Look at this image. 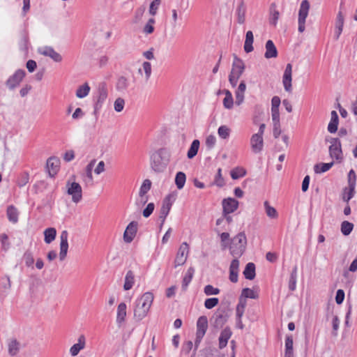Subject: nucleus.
I'll return each mask as SVG.
<instances>
[{"label":"nucleus","instance_id":"nucleus-1","mask_svg":"<svg viewBox=\"0 0 357 357\" xmlns=\"http://www.w3.org/2000/svg\"><path fill=\"white\" fill-rule=\"evenodd\" d=\"M153 294L151 292L148 291L136 300L135 307L134 309V317L137 321L142 320L147 315L153 303Z\"/></svg>","mask_w":357,"mask_h":357},{"label":"nucleus","instance_id":"nucleus-2","mask_svg":"<svg viewBox=\"0 0 357 357\" xmlns=\"http://www.w3.org/2000/svg\"><path fill=\"white\" fill-rule=\"evenodd\" d=\"M169 153L165 149H160L151 155V168L156 172L165 170L169 161Z\"/></svg>","mask_w":357,"mask_h":357},{"label":"nucleus","instance_id":"nucleus-3","mask_svg":"<svg viewBox=\"0 0 357 357\" xmlns=\"http://www.w3.org/2000/svg\"><path fill=\"white\" fill-rule=\"evenodd\" d=\"M246 243L245 234L243 232L238 233L231 239V255L235 257H241L245 250Z\"/></svg>","mask_w":357,"mask_h":357},{"label":"nucleus","instance_id":"nucleus-4","mask_svg":"<svg viewBox=\"0 0 357 357\" xmlns=\"http://www.w3.org/2000/svg\"><path fill=\"white\" fill-rule=\"evenodd\" d=\"M108 90L105 82H100L97 87V91L95 96L93 114L97 117L101 109L103 103L107 98Z\"/></svg>","mask_w":357,"mask_h":357},{"label":"nucleus","instance_id":"nucleus-5","mask_svg":"<svg viewBox=\"0 0 357 357\" xmlns=\"http://www.w3.org/2000/svg\"><path fill=\"white\" fill-rule=\"evenodd\" d=\"M176 199V194L174 192L169 193L163 199L159 215V219L161 220V226L164 224L167 216L168 215L172 206Z\"/></svg>","mask_w":357,"mask_h":357},{"label":"nucleus","instance_id":"nucleus-6","mask_svg":"<svg viewBox=\"0 0 357 357\" xmlns=\"http://www.w3.org/2000/svg\"><path fill=\"white\" fill-rule=\"evenodd\" d=\"M329 154L332 158H335L339 162L343 160L342 144L340 139L337 137L331 138L330 140Z\"/></svg>","mask_w":357,"mask_h":357},{"label":"nucleus","instance_id":"nucleus-7","mask_svg":"<svg viewBox=\"0 0 357 357\" xmlns=\"http://www.w3.org/2000/svg\"><path fill=\"white\" fill-rule=\"evenodd\" d=\"M310 3L307 0L302 1L298 11V31L302 33L305 31V20L310 10Z\"/></svg>","mask_w":357,"mask_h":357},{"label":"nucleus","instance_id":"nucleus-8","mask_svg":"<svg viewBox=\"0 0 357 357\" xmlns=\"http://www.w3.org/2000/svg\"><path fill=\"white\" fill-rule=\"evenodd\" d=\"M67 192L72 196V201L74 203L79 202L82 199V190L81 185L76 182L68 181L66 183Z\"/></svg>","mask_w":357,"mask_h":357},{"label":"nucleus","instance_id":"nucleus-9","mask_svg":"<svg viewBox=\"0 0 357 357\" xmlns=\"http://www.w3.org/2000/svg\"><path fill=\"white\" fill-rule=\"evenodd\" d=\"M189 245L186 242H183L180 245L174 259V268L183 265L189 255Z\"/></svg>","mask_w":357,"mask_h":357},{"label":"nucleus","instance_id":"nucleus-10","mask_svg":"<svg viewBox=\"0 0 357 357\" xmlns=\"http://www.w3.org/2000/svg\"><path fill=\"white\" fill-rule=\"evenodd\" d=\"M25 71L24 70L19 69L10 76L6 81V86L9 89L13 90L17 87L23 79L25 76Z\"/></svg>","mask_w":357,"mask_h":357},{"label":"nucleus","instance_id":"nucleus-11","mask_svg":"<svg viewBox=\"0 0 357 357\" xmlns=\"http://www.w3.org/2000/svg\"><path fill=\"white\" fill-rule=\"evenodd\" d=\"M228 314L225 311H218L212 317L211 321L212 326L217 328H221L227 321Z\"/></svg>","mask_w":357,"mask_h":357},{"label":"nucleus","instance_id":"nucleus-12","mask_svg":"<svg viewBox=\"0 0 357 357\" xmlns=\"http://www.w3.org/2000/svg\"><path fill=\"white\" fill-rule=\"evenodd\" d=\"M292 65L291 63H288L284 70L283 77H282V84L284 88V90L287 92L291 93L292 91Z\"/></svg>","mask_w":357,"mask_h":357},{"label":"nucleus","instance_id":"nucleus-13","mask_svg":"<svg viewBox=\"0 0 357 357\" xmlns=\"http://www.w3.org/2000/svg\"><path fill=\"white\" fill-rule=\"evenodd\" d=\"M38 52L41 55L51 58L55 62H61L62 61L61 55L56 52L52 47L45 46L39 47Z\"/></svg>","mask_w":357,"mask_h":357},{"label":"nucleus","instance_id":"nucleus-14","mask_svg":"<svg viewBox=\"0 0 357 357\" xmlns=\"http://www.w3.org/2000/svg\"><path fill=\"white\" fill-rule=\"evenodd\" d=\"M138 223L135 221H132L127 226L124 234L123 240L126 243H131L136 236L137 231Z\"/></svg>","mask_w":357,"mask_h":357},{"label":"nucleus","instance_id":"nucleus-15","mask_svg":"<svg viewBox=\"0 0 357 357\" xmlns=\"http://www.w3.org/2000/svg\"><path fill=\"white\" fill-rule=\"evenodd\" d=\"M68 233L66 230H63L61 231L60 235V252H59V258L61 261H63L66 257L68 250Z\"/></svg>","mask_w":357,"mask_h":357},{"label":"nucleus","instance_id":"nucleus-16","mask_svg":"<svg viewBox=\"0 0 357 357\" xmlns=\"http://www.w3.org/2000/svg\"><path fill=\"white\" fill-rule=\"evenodd\" d=\"M245 70V64L243 61L238 59L237 56H234V60L232 63L231 70L229 75H234V77L240 78Z\"/></svg>","mask_w":357,"mask_h":357},{"label":"nucleus","instance_id":"nucleus-17","mask_svg":"<svg viewBox=\"0 0 357 357\" xmlns=\"http://www.w3.org/2000/svg\"><path fill=\"white\" fill-rule=\"evenodd\" d=\"M238 206V202L234 198L225 199L222 201L223 213L229 214L234 212Z\"/></svg>","mask_w":357,"mask_h":357},{"label":"nucleus","instance_id":"nucleus-18","mask_svg":"<svg viewBox=\"0 0 357 357\" xmlns=\"http://www.w3.org/2000/svg\"><path fill=\"white\" fill-rule=\"evenodd\" d=\"M60 161L58 158L55 157H50L47 159L46 167L49 173V175L51 177L54 176L56 174L57 172L59 169Z\"/></svg>","mask_w":357,"mask_h":357},{"label":"nucleus","instance_id":"nucleus-19","mask_svg":"<svg viewBox=\"0 0 357 357\" xmlns=\"http://www.w3.org/2000/svg\"><path fill=\"white\" fill-rule=\"evenodd\" d=\"M250 144L254 153H260L264 146L263 137L260 135L254 134L250 139Z\"/></svg>","mask_w":357,"mask_h":357},{"label":"nucleus","instance_id":"nucleus-20","mask_svg":"<svg viewBox=\"0 0 357 357\" xmlns=\"http://www.w3.org/2000/svg\"><path fill=\"white\" fill-rule=\"evenodd\" d=\"M239 271V261L238 259H234L229 266V280L231 282H238V275Z\"/></svg>","mask_w":357,"mask_h":357},{"label":"nucleus","instance_id":"nucleus-21","mask_svg":"<svg viewBox=\"0 0 357 357\" xmlns=\"http://www.w3.org/2000/svg\"><path fill=\"white\" fill-rule=\"evenodd\" d=\"M232 335V332L229 327L225 328L220 333L218 341H219V348L220 349L225 348L228 342V340L231 337Z\"/></svg>","mask_w":357,"mask_h":357},{"label":"nucleus","instance_id":"nucleus-22","mask_svg":"<svg viewBox=\"0 0 357 357\" xmlns=\"http://www.w3.org/2000/svg\"><path fill=\"white\" fill-rule=\"evenodd\" d=\"M208 328V319L206 316H201L197 321L196 334L204 335Z\"/></svg>","mask_w":357,"mask_h":357},{"label":"nucleus","instance_id":"nucleus-23","mask_svg":"<svg viewBox=\"0 0 357 357\" xmlns=\"http://www.w3.org/2000/svg\"><path fill=\"white\" fill-rule=\"evenodd\" d=\"M85 347V337L82 335L78 338V342L73 344L70 349V353L73 356H77Z\"/></svg>","mask_w":357,"mask_h":357},{"label":"nucleus","instance_id":"nucleus-24","mask_svg":"<svg viewBox=\"0 0 357 357\" xmlns=\"http://www.w3.org/2000/svg\"><path fill=\"white\" fill-rule=\"evenodd\" d=\"M278 56V51L275 45L271 40L266 43V52L264 56L266 59L275 58Z\"/></svg>","mask_w":357,"mask_h":357},{"label":"nucleus","instance_id":"nucleus-25","mask_svg":"<svg viewBox=\"0 0 357 357\" xmlns=\"http://www.w3.org/2000/svg\"><path fill=\"white\" fill-rule=\"evenodd\" d=\"M246 89V85L244 81H242L235 92L236 104L240 105L244 100V93Z\"/></svg>","mask_w":357,"mask_h":357},{"label":"nucleus","instance_id":"nucleus-26","mask_svg":"<svg viewBox=\"0 0 357 357\" xmlns=\"http://www.w3.org/2000/svg\"><path fill=\"white\" fill-rule=\"evenodd\" d=\"M339 123V118L335 111L331 112V121L328 126V130L331 133H335L337 130V126Z\"/></svg>","mask_w":357,"mask_h":357},{"label":"nucleus","instance_id":"nucleus-27","mask_svg":"<svg viewBox=\"0 0 357 357\" xmlns=\"http://www.w3.org/2000/svg\"><path fill=\"white\" fill-rule=\"evenodd\" d=\"M254 36L252 31L246 32L245 40L244 43V50L246 53H250L253 51Z\"/></svg>","mask_w":357,"mask_h":357},{"label":"nucleus","instance_id":"nucleus-28","mask_svg":"<svg viewBox=\"0 0 357 357\" xmlns=\"http://www.w3.org/2000/svg\"><path fill=\"white\" fill-rule=\"evenodd\" d=\"M135 274H134L133 271L130 270L126 273V275L125 277L123 289L125 291L131 289L135 284Z\"/></svg>","mask_w":357,"mask_h":357},{"label":"nucleus","instance_id":"nucleus-29","mask_svg":"<svg viewBox=\"0 0 357 357\" xmlns=\"http://www.w3.org/2000/svg\"><path fill=\"white\" fill-rule=\"evenodd\" d=\"M243 273L246 279L253 280L256 275L255 264L252 262L247 264Z\"/></svg>","mask_w":357,"mask_h":357},{"label":"nucleus","instance_id":"nucleus-30","mask_svg":"<svg viewBox=\"0 0 357 357\" xmlns=\"http://www.w3.org/2000/svg\"><path fill=\"white\" fill-rule=\"evenodd\" d=\"M126 317V305L125 303H121L117 308L116 322L121 324L125 321Z\"/></svg>","mask_w":357,"mask_h":357},{"label":"nucleus","instance_id":"nucleus-31","mask_svg":"<svg viewBox=\"0 0 357 357\" xmlns=\"http://www.w3.org/2000/svg\"><path fill=\"white\" fill-rule=\"evenodd\" d=\"M195 273V268L193 267H190L184 277H183V281H182V288L183 289L185 290L188 286V284L190 283L192 278H193V275Z\"/></svg>","mask_w":357,"mask_h":357},{"label":"nucleus","instance_id":"nucleus-32","mask_svg":"<svg viewBox=\"0 0 357 357\" xmlns=\"http://www.w3.org/2000/svg\"><path fill=\"white\" fill-rule=\"evenodd\" d=\"M20 348V344L17 340H12L9 342L8 345V354L11 356H16Z\"/></svg>","mask_w":357,"mask_h":357},{"label":"nucleus","instance_id":"nucleus-33","mask_svg":"<svg viewBox=\"0 0 357 357\" xmlns=\"http://www.w3.org/2000/svg\"><path fill=\"white\" fill-rule=\"evenodd\" d=\"M246 8L243 2H241L236 8L237 21L239 24H243L245 20Z\"/></svg>","mask_w":357,"mask_h":357},{"label":"nucleus","instance_id":"nucleus-34","mask_svg":"<svg viewBox=\"0 0 357 357\" xmlns=\"http://www.w3.org/2000/svg\"><path fill=\"white\" fill-rule=\"evenodd\" d=\"M29 46V36L26 31L22 33L21 39L19 42V47L20 50L24 52L25 54L27 53Z\"/></svg>","mask_w":357,"mask_h":357},{"label":"nucleus","instance_id":"nucleus-35","mask_svg":"<svg viewBox=\"0 0 357 357\" xmlns=\"http://www.w3.org/2000/svg\"><path fill=\"white\" fill-rule=\"evenodd\" d=\"M45 238L44 241L46 243H52L56 238V230L55 228L50 227L44 231Z\"/></svg>","mask_w":357,"mask_h":357},{"label":"nucleus","instance_id":"nucleus-36","mask_svg":"<svg viewBox=\"0 0 357 357\" xmlns=\"http://www.w3.org/2000/svg\"><path fill=\"white\" fill-rule=\"evenodd\" d=\"M284 357H293V337L291 335L286 337Z\"/></svg>","mask_w":357,"mask_h":357},{"label":"nucleus","instance_id":"nucleus-37","mask_svg":"<svg viewBox=\"0 0 357 357\" xmlns=\"http://www.w3.org/2000/svg\"><path fill=\"white\" fill-rule=\"evenodd\" d=\"M334 162H328V163H318L315 165L314 167V171L316 174H321L327 172L329 170L333 165Z\"/></svg>","mask_w":357,"mask_h":357},{"label":"nucleus","instance_id":"nucleus-38","mask_svg":"<svg viewBox=\"0 0 357 357\" xmlns=\"http://www.w3.org/2000/svg\"><path fill=\"white\" fill-rule=\"evenodd\" d=\"M199 144L200 143L198 139H195L192 141L187 153V156L189 159L193 158L197 155L199 148Z\"/></svg>","mask_w":357,"mask_h":357},{"label":"nucleus","instance_id":"nucleus-39","mask_svg":"<svg viewBox=\"0 0 357 357\" xmlns=\"http://www.w3.org/2000/svg\"><path fill=\"white\" fill-rule=\"evenodd\" d=\"M7 216L10 222L16 223L18 221V212L17 208L13 206H9L7 208Z\"/></svg>","mask_w":357,"mask_h":357},{"label":"nucleus","instance_id":"nucleus-40","mask_svg":"<svg viewBox=\"0 0 357 357\" xmlns=\"http://www.w3.org/2000/svg\"><path fill=\"white\" fill-rule=\"evenodd\" d=\"M90 91V86L87 83L80 86L76 91V96L79 98H83L87 96Z\"/></svg>","mask_w":357,"mask_h":357},{"label":"nucleus","instance_id":"nucleus-41","mask_svg":"<svg viewBox=\"0 0 357 357\" xmlns=\"http://www.w3.org/2000/svg\"><path fill=\"white\" fill-rule=\"evenodd\" d=\"M275 5L272 3L270 8V23L275 26L279 18L280 13L275 8Z\"/></svg>","mask_w":357,"mask_h":357},{"label":"nucleus","instance_id":"nucleus-42","mask_svg":"<svg viewBox=\"0 0 357 357\" xmlns=\"http://www.w3.org/2000/svg\"><path fill=\"white\" fill-rule=\"evenodd\" d=\"M186 181V176L182 172H178L176 174L175 183L178 189L181 190L183 188Z\"/></svg>","mask_w":357,"mask_h":357},{"label":"nucleus","instance_id":"nucleus-43","mask_svg":"<svg viewBox=\"0 0 357 357\" xmlns=\"http://www.w3.org/2000/svg\"><path fill=\"white\" fill-rule=\"evenodd\" d=\"M225 97L223 99V105L226 109H231L234 105V100L231 93L229 90H225Z\"/></svg>","mask_w":357,"mask_h":357},{"label":"nucleus","instance_id":"nucleus-44","mask_svg":"<svg viewBox=\"0 0 357 357\" xmlns=\"http://www.w3.org/2000/svg\"><path fill=\"white\" fill-rule=\"evenodd\" d=\"M128 85H129V82H128V79L126 77L122 76L118 79L116 87L117 91H124L127 89V88L128 87Z\"/></svg>","mask_w":357,"mask_h":357},{"label":"nucleus","instance_id":"nucleus-45","mask_svg":"<svg viewBox=\"0 0 357 357\" xmlns=\"http://www.w3.org/2000/svg\"><path fill=\"white\" fill-rule=\"evenodd\" d=\"M354 229V224L349 221L344 220L341 223V232L344 236H348L351 234Z\"/></svg>","mask_w":357,"mask_h":357},{"label":"nucleus","instance_id":"nucleus-46","mask_svg":"<svg viewBox=\"0 0 357 357\" xmlns=\"http://www.w3.org/2000/svg\"><path fill=\"white\" fill-rule=\"evenodd\" d=\"M151 181L149 179H145L139 189V195L143 197L151 189Z\"/></svg>","mask_w":357,"mask_h":357},{"label":"nucleus","instance_id":"nucleus-47","mask_svg":"<svg viewBox=\"0 0 357 357\" xmlns=\"http://www.w3.org/2000/svg\"><path fill=\"white\" fill-rule=\"evenodd\" d=\"M231 176L233 179H238L246 174V170L243 167H236L230 172Z\"/></svg>","mask_w":357,"mask_h":357},{"label":"nucleus","instance_id":"nucleus-48","mask_svg":"<svg viewBox=\"0 0 357 357\" xmlns=\"http://www.w3.org/2000/svg\"><path fill=\"white\" fill-rule=\"evenodd\" d=\"M213 185H217L218 187H223L225 184V179L222 175V169L218 168L217 171V174L215 176L214 181L213 183Z\"/></svg>","mask_w":357,"mask_h":357},{"label":"nucleus","instance_id":"nucleus-49","mask_svg":"<svg viewBox=\"0 0 357 357\" xmlns=\"http://www.w3.org/2000/svg\"><path fill=\"white\" fill-rule=\"evenodd\" d=\"M264 207L266 215L271 218H277L278 216V212L275 208L269 205L268 202H264Z\"/></svg>","mask_w":357,"mask_h":357},{"label":"nucleus","instance_id":"nucleus-50","mask_svg":"<svg viewBox=\"0 0 357 357\" xmlns=\"http://www.w3.org/2000/svg\"><path fill=\"white\" fill-rule=\"evenodd\" d=\"M296 287V267H294L291 273L289 280V289L290 291H294Z\"/></svg>","mask_w":357,"mask_h":357},{"label":"nucleus","instance_id":"nucleus-51","mask_svg":"<svg viewBox=\"0 0 357 357\" xmlns=\"http://www.w3.org/2000/svg\"><path fill=\"white\" fill-rule=\"evenodd\" d=\"M231 130L227 126H221L218 129V134L222 139H227L230 135Z\"/></svg>","mask_w":357,"mask_h":357},{"label":"nucleus","instance_id":"nucleus-52","mask_svg":"<svg viewBox=\"0 0 357 357\" xmlns=\"http://www.w3.org/2000/svg\"><path fill=\"white\" fill-rule=\"evenodd\" d=\"M342 3H341V4H340V9L342 8ZM344 24V17L343 15L342 11L340 10L337 15V17H336V20H335V28L343 29Z\"/></svg>","mask_w":357,"mask_h":357},{"label":"nucleus","instance_id":"nucleus-53","mask_svg":"<svg viewBox=\"0 0 357 357\" xmlns=\"http://www.w3.org/2000/svg\"><path fill=\"white\" fill-rule=\"evenodd\" d=\"M241 296L245 298H250L256 299L258 298V294L255 292L253 289L250 288H245L242 291Z\"/></svg>","mask_w":357,"mask_h":357},{"label":"nucleus","instance_id":"nucleus-54","mask_svg":"<svg viewBox=\"0 0 357 357\" xmlns=\"http://www.w3.org/2000/svg\"><path fill=\"white\" fill-rule=\"evenodd\" d=\"M356 174L353 169H351L348 174L349 187L351 191H354L356 185Z\"/></svg>","mask_w":357,"mask_h":357},{"label":"nucleus","instance_id":"nucleus-55","mask_svg":"<svg viewBox=\"0 0 357 357\" xmlns=\"http://www.w3.org/2000/svg\"><path fill=\"white\" fill-rule=\"evenodd\" d=\"M219 303L218 298H207L204 301V306L206 309H212L215 307Z\"/></svg>","mask_w":357,"mask_h":357},{"label":"nucleus","instance_id":"nucleus-56","mask_svg":"<svg viewBox=\"0 0 357 357\" xmlns=\"http://www.w3.org/2000/svg\"><path fill=\"white\" fill-rule=\"evenodd\" d=\"M0 243H1V248L3 250L6 251L10 248V243L8 241V237L6 234H0Z\"/></svg>","mask_w":357,"mask_h":357},{"label":"nucleus","instance_id":"nucleus-57","mask_svg":"<svg viewBox=\"0 0 357 357\" xmlns=\"http://www.w3.org/2000/svg\"><path fill=\"white\" fill-rule=\"evenodd\" d=\"M204 292L206 295H217L220 293V289L218 288H215L211 284H208L205 286L204 289Z\"/></svg>","mask_w":357,"mask_h":357},{"label":"nucleus","instance_id":"nucleus-58","mask_svg":"<svg viewBox=\"0 0 357 357\" xmlns=\"http://www.w3.org/2000/svg\"><path fill=\"white\" fill-rule=\"evenodd\" d=\"M29 174L26 172H24L18 178L17 185L20 187H23L29 182Z\"/></svg>","mask_w":357,"mask_h":357},{"label":"nucleus","instance_id":"nucleus-59","mask_svg":"<svg viewBox=\"0 0 357 357\" xmlns=\"http://www.w3.org/2000/svg\"><path fill=\"white\" fill-rule=\"evenodd\" d=\"M23 260L27 266H31L34 262L33 255L31 252L26 251L23 255Z\"/></svg>","mask_w":357,"mask_h":357},{"label":"nucleus","instance_id":"nucleus-60","mask_svg":"<svg viewBox=\"0 0 357 357\" xmlns=\"http://www.w3.org/2000/svg\"><path fill=\"white\" fill-rule=\"evenodd\" d=\"M142 67L145 73V79L146 81H148L151 75V65L149 62L144 61L142 63Z\"/></svg>","mask_w":357,"mask_h":357},{"label":"nucleus","instance_id":"nucleus-61","mask_svg":"<svg viewBox=\"0 0 357 357\" xmlns=\"http://www.w3.org/2000/svg\"><path fill=\"white\" fill-rule=\"evenodd\" d=\"M160 4V0H153L149 7V13L154 16L157 13V10Z\"/></svg>","mask_w":357,"mask_h":357},{"label":"nucleus","instance_id":"nucleus-62","mask_svg":"<svg viewBox=\"0 0 357 357\" xmlns=\"http://www.w3.org/2000/svg\"><path fill=\"white\" fill-rule=\"evenodd\" d=\"M221 245L222 249H225L229 244V234L223 232L220 234Z\"/></svg>","mask_w":357,"mask_h":357},{"label":"nucleus","instance_id":"nucleus-63","mask_svg":"<svg viewBox=\"0 0 357 357\" xmlns=\"http://www.w3.org/2000/svg\"><path fill=\"white\" fill-rule=\"evenodd\" d=\"M125 105V100L121 98H118L114 102V109L117 112H121Z\"/></svg>","mask_w":357,"mask_h":357},{"label":"nucleus","instance_id":"nucleus-64","mask_svg":"<svg viewBox=\"0 0 357 357\" xmlns=\"http://www.w3.org/2000/svg\"><path fill=\"white\" fill-rule=\"evenodd\" d=\"M216 143V138L214 135H210L206 139V146L208 149H211L214 147Z\"/></svg>","mask_w":357,"mask_h":357}]
</instances>
